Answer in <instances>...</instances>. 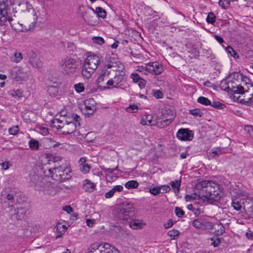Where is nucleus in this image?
Returning <instances> with one entry per match:
<instances>
[{"label": "nucleus", "mask_w": 253, "mask_h": 253, "mask_svg": "<svg viewBox=\"0 0 253 253\" xmlns=\"http://www.w3.org/2000/svg\"><path fill=\"white\" fill-rule=\"evenodd\" d=\"M138 107L135 104H131L126 108V111L128 113H134L137 112Z\"/></svg>", "instance_id": "obj_44"}, {"label": "nucleus", "mask_w": 253, "mask_h": 253, "mask_svg": "<svg viewBox=\"0 0 253 253\" xmlns=\"http://www.w3.org/2000/svg\"><path fill=\"white\" fill-rule=\"evenodd\" d=\"M179 231L175 229L170 230L168 232L169 236L172 239H175L177 238L179 236Z\"/></svg>", "instance_id": "obj_40"}, {"label": "nucleus", "mask_w": 253, "mask_h": 253, "mask_svg": "<svg viewBox=\"0 0 253 253\" xmlns=\"http://www.w3.org/2000/svg\"><path fill=\"white\" fill-rule=\"evenodd\" d=\"M226 50L227 52L231 55V56L234 57L235 58H238L239 57V55L232 47L228 46L226 47Z\"/></svg>", "instance_id": "obj_41"}, {"label": "nucleus", "mask_w": 253, "mask_h": 253, "mask_svg": "<svg viewBox=\"0 0 253 253\" xmlns=\"http://www.w3.org/2000/svg\"><path fill=\"white\" fill-rule=\"evenodd\" d=\"M31 186L38 191H44V179L42 176L37 174L30 175V179L29 181Z\"/></svg>", "instance_id": "obj_12"}, {"label": "nucleus", "mask_w": 253, "mask_h": 253, "mask_svg": "<svg viewBox=\"0 0 253 253\" xmlns=\"http://www.w3.org/2000/svg\"><path fill=\"white\" fill-rule=\"evenodd\" d=\"M63 210L66 211L67 213H70L73 212V209L70 206H66L63 208Z\"/></svg>", "instance_id": "obj_64"}, {"label": "nucleus", "mask_w": 253, "mask_h": 253, "mask_svg": "<svg viewBox=\"0 0 253 253\" xmlns=\"http://www.w3.org/2000/svg\"><path fill=\"white\" fill-rule=\"evenodd\" d=\"M199 189L200 195L204 197L209 203L219 202L221 198L219 185L212 180H205L199 182L197 185Z\"/></svg>", "instance_id": "obj_1"}, {"label": "nucleus", "mask_w": 253, "mask_h": 253, "mask_svg": "<svg viewBox=\"0 0 253 253\" xmlns=\"http://www.w3.org/2000/svg\"><path fill=\"white\" fill-rule=\"evenodd\" d=\"M123 187L122 185H116L112 189L114 192H121L123 190Z\"/></svg>", "instance_id": "obj_61"}, {"label": "nucleus", "mask_w": 253, "mask_h": 253, "mask_svg": "<svg viewBox=\"0 0 253 253\" xmlns=\"http://www.w3.org/2000/svg\"><path fill=\"white\" fill-rule=\"evenodd\" d=\"M148 66V63L145 64L144 66H138L137 70L139 72H142L143 74L147 75L148 72V70L147 69Z\"/></svg>", "instance_id": "obj_48"}, {"label": "nucleus", "mask_w": 253, "mask_h": 253, "mask_svg": "<svg viewBox=\"0 0 253 253\" xmlns=\"http://www.w3.org/2000/svg\"><path fill=\"white\" fill-rule=\"evenodd\" d=\"M148 72L153 75H160L163 71V66L157 62L148 63L147 68Z\"/></svg>", "instance_id": "obj_17"}, {"label": "nucleus", "mask_w": 253, "mask_h": 253, "mask_svg": "<svg viewBox=\"0 0 253 253\" xmlns=\"http://www.w3.org/2000/svg\"><path fill=\"white\" fill-rule=\"evenodd\" d=\"M52 126L55 127L60 133L64 135L72 133L76 128V125L74 123L69 122L63 123L62 121L58 119L52 121Z\"/></svg>", "instance_id": "obj_6"}, {"label": "nucleus", "mask_w": 253, "mask_h": 253, "mask_svg": "<svg viewBox=\"0 0 253 253\" xmlns=\"http://www.w3.org/2000/svg\"><path fill=\"white\" fill-rule=\"evenodd\" d=\"M19 130L17 126H13L9 128L8 131L10 134L15 135L17 134Z\"/></svg>", "instance_id": "obj_51"}, {"label": "nucleus", "mask_w": 253, "mask_h": 253, "mask_svg": "<svg viewBox=\"0 0 253 253\" xmlns=\"http://www.w3.org/2000/svg\"><path fill=\"white\" fill-rule=\"evenodd\" d=\"M74 88L75 90L78 93H81L83 92L84 90V84L82 83H79L78 84H75L74 85Z\"/></svg>", "instance_id": "obj_39"}, {"label": "nucleus", "mask_w": 253, "mask_h": 253, "mask_svg": "<svg viewBox=\"0 0 253 253\" xmlns=\"http://www.w3.org/2000/svg\"><path fill=\"white\" fill-rule=\"evenodd\" d=\"M56 229L57 231L61 234L60 235H58L56 236V238H57L60 237L61 235L65 232L67 230V228L65 225L59 223L57 225Z\"/></svg>", "instance_id": "obj_34"}, {"label": "nucleus", "mask_w": 253, "mask_h": 253, "mask_svg": "<svg viewBox=\"0 0 253 253\" xmlns=\"http://www.w3.org/2000/svg\"><path fill=\"white\" fill-rule=\"evenodd\" d=\"M137 83H138V85L141 88H143L146 84V81L142 78H141Z\"/></svg>", "instance_id": "obj_60"}, {"label": "nucleus", "mask_w": 253, "mask_h": 253, "mask_svg": "<svg viewBox=\"0 0 253 253\" xmlns=\"http://www.w3.org/2000/svg\"><path fill=\"white\" fill-rule=\"evenodd\" d=\"M114 191H113V189H112L111 190H110L109 192H107L105 194V197L106 198H110L113 196L114 195Z\"/></svg>", "instance_id": "obj_59"}, {"label": "nucleus", "mask_w": 253, "mask_h": 253, "mask_svg": "<svg viewBox=\"0 0 253 253\" xmlns=\"http://www.w3.org/2000/svg\"><path fill=\"white\" fill-rule=\"evenodd\" d=\"M159 188L160 189V193L163 194L169 192L170 190V187L168 185L159 186Z\"/></svg>", "instance_id": "obj_47"}, {"label": "nucleus", "mask_w": 253, "mask_h": 253, "mask_svg": "<svg viewBox=\"0 0 253 253\" xmlns=\"http://www.w3.org/2000/svg\"><path fill=\"white\" fill-rule=\"evenodd\" d=\"M96 253H120L114 246L108 243H102L96 248Z\"/></svg>", "instance_id": "obj_13"}, {"label": "nucleus", "mask_w": 253, "mask_h": 253, "mask_svg": "<svg viewBox=\"0 0 253 253\" xmlns=\"http://www.w3.org/2000/svg\"><path fill=\"white\" fill-rule=\"evenodd\" d=\"M86 223L87 226H88L89 227H92L94 224V220L91 219H87L86 220Z\"/></svg>", "instance_id": "obj_63"}, {"label": "nucleus", "mask_w": 253, "mask_h": 253, "mask_svg": "<svg viewBox=\"0 0 253 253\" xmlns=\"http://www.w3.org/2000/svg\"><path fill=\"white\" fill-rule=\"evenodd\" d=\"M176 136L180 140L190 141L193 139L194 134L188 128H180L178 130Z\"/></svg>", "instance_id": "obj_15"}, {"label": "nucleus", "mask_w": 253, "mask_h": 253, "mask_svg": "<svg viewBox=\"0 0 253 253\" xmlns=\"http://www.w3.org/2000/svg\"><path fill=\"white\" fill-rule=\"evenodd\" d=\"M215 16L212 12H210L208 14L207 17V21L209 23H213L215 22Z\"/></svg>", "instance_id": "obj_46"}, {"label": "nucleus", "mask_w": 253, "mask_h": 253, "mask_svg": "<svg viewBox=\"0 0 253 253\" xmlns=\"http://www.w3.org/2000/svg\"><path fill=\"white\" fill-rule=\"evenodd\" d=\"M27 210L23 207H20L17 208L16 212V218L18 219L22 220L24 219L25 215L27 213Z\"/></svg>", "instance_id": "obj_26"}, {"label": "nucleus", "mask_w": 253, "mask_h": 253, "mask_svg": "<svg viewBox=\"0 0 253 253\" xmlns=\"http://www.w3.org/2000/svg\"><path fill=\"white\" fill-rule=\"evenodd\" d=\"M161 113L162 121L157 124L160 127H164L170 124L175 117L174 110L171 109L169 106L165 107L162 110Z\"/></svg>", "instance_id": "obj_7"}, {"label": "nucleus", "mask_w": 253, "mask_h": 253, "mask_svg": "<svg viewBox=\"0 0 253 253\" xmlns=\"http://www.w3.org/2000/svg\"><path fill=\"white\" fill-rule=\"evenodd\" d=\"M109 56H106L105 59L99 58L96 64V69L99 68L98 77L96 82L98 84L103 82L105 79H107L110 74V71L108 69L114 68L115 70H120V65H122L120 62L114 58L112 59Z\"/></svg>", "instance_id": "obj_2"}, {"label": "nucleus", "mask_w": 253, "mask_h": 253, "mask_svg": "<svg viewBox=\"0 0 253 253\" xmlns=\"http://www.w3.org/2000/svg\"><path fill=\"white\" fill-rule=\"evenodd\" d=\"M61 66L64 73L68 76H71L76 72L77 64L75 60L67 57L62 60Z\"/></svg>", "instance_id": "obj_9"}, {"label": "nucleus", "mask_w": 253, "mask_h": 253, "mask_svg": "<svg viewBox=\"0 0 253 253\" xmlns=\"http://www.w3.org/2000/svg\"><path fill=\"white\" fill-rule=\"evenodd\" d=\"M9 77L16 82L25 81L29 78L28 72L21 67H14L9 70Z\"/></svg>", "instance_id": "obj_11"}, {"label": "nucleus", "mask_w": 253, "mask_h": 253, "mask_svg": "<svg viewBox=\"0 0 253 253\" xmlns=\"http://www.w3.org/2000/svg\"><path fill=\"white\" fill-rule=\"evenodd\" d=\"M138 183L135 180H130L125 184V187L127 189L136 188L138 186Z\"/></svg>", "instance_id": "obj_35"}, {"label": "nucleus", "mask_w": 253, "mask_h": 253, "mask_svg": "<svg viewBox=\"0 0 253 253\" xmlns=\"http://www.w3.org/2000/svg\"><path fill=\"white\" fill-rule=\"evenodd\" d=\"M1 165L2 167L1 169L7 170L12 166V164L8 162H4L1 163Z\"/></svg>", "instance_id": "obj_53"}, {"label": "nucleus", "mask_w": 253, "mask_h": 253, "mask_svg": "<svg viewBox=\"0 0 253 253\" xmlns=\"http://www.w3.org/2000/svg\"><path fill=\"white\" fill-rule=\"evenodd\" d=\"M228 85H229V92L232 93L233 94L237 93L238 94L239 92H241V88L243 86H244V84L243 82H241L240 84H238L237 83L235 82L234 81L228 79Z\"/></svg>", "instance_id": "obj_20"}, {"label": "nucleus", "mask_w": 253, "mask_h": 253, "mask_svg": "<svg viewBox=\"0 0 253 253\" xmlns=\"http://www.w3.org/2000/svg\"><path fill=\"white\" fill-rule=\"evenodd\" d=\"M96 14L97 17L104 19L106 17L107 12L102 7H96Z\"/></svg>", "instance_id": "obj_32"}, {"label": "nucleus", "mask_w": 253, "mask_h": 253, "mask_svg": "<svg viewBox=\"0 0 253 253\" xmlns=\"http://www.w3.org/2000/svg\"><path fill=\"white\" fill-rule=\"evenodd\" d=\"M80 169L84 173L89 172L90 168L88 164L86 163V159L84 157L81 158L79 161Z\"/></svg>", "instance_id": "obj_23"}, {"label": "nucleus", "mask_w": 253, "mask_h": 253, "mask_svg": "<svg viewBox=\"0 0 253 253\" xmlns=\"http://www.w3.org/2000/svg\"><path fill=\"white\" fill-rule=\"evenodd\" d=\"M8 7L7 0H0V25H4L7 22V8Z\"/></svg>", "instance_id": "obj_14"}, {"label": "nucleus", "mask_w": 253, "mask_h": 253, "mask_svg": "<svg viewBox=\"0 0 253 253\" xmlns=\"http://www.w3.org/2000/svg\"><path fill=\"white\" fill-rule=\"evenodd\" d=\"M192 224L195 228L204 229L206 226V222L198 219L194 220L193 221Z\"/></svg>", "instance_id": "obj_28"}, {"label": "nucleus", "mask_w": 253, "mask_h": 253, "mask_svg": "<svg viewBox=\"0 0 253 253\" xmlns=\"http://www.w3.org/2000/svg\"><path fill=\"white\" fill-rule=\"evenodd\" d=\"M20 5L22 6L24 11H30L33 9L32 5L28 1H23Z\"/></svg>", "instance_id": "obj_38"}, {"label": "nucleus", "mask_w": 253, "mask_h": 253, "mask_svg": "<svg viewBox=\"0 0 253 253\" xmlns=\"http://www.w3.org/2000/svg\"><path fill=\"white\" fill-rule=\"evenodd\" d=\"M153 95L156 98H161L163 97V94L162 93V92L160 90H155L154 92Z\"/></svg>", "instance_id": "obj_57"}, {"label": "nucleus", "mask_w": 253, "mask_h": 253, "mask_svg": "<svg viewBox=\"0 0 253 253\" xmlns=\"http://www.w3.org/2000/svg\"><path fill=\"white\" fill-rule=\"evenodd\" d=\"M114 214L121 220H127L133 215V206L129 203L117 205L114 209Z\"/></svg>", "instance_id": "obj_4"}, {"label": "nucleus", "mask_w": 253, "mask_h": 253, "mask_svg": "<svg viewBox=\"0 0 253 253\" xmlns=\"http://www.w3.org/2000/svg\"><path fill=\"white\" fill-rule=\"evenodd\" d=\"M23 55L21 52L16 51L10 57V60L14 63H19L23 59Z\"/></svg>", "instance_id": "obj_27"}, {"label": "nucleus", "mask_w": 253, "mask_h": 253, "mask_svg": "<svg viewBox=\"0 0 253 253\" xmlns=\"http://www.w3.org/2000/svg\"><path fill=\"white\" fill-rule=\"evenodd\" d=\"M224 153V150L223 148H216L215 150H212L211 153L214 155H219Z\"/></svg>", "instance_id": "obj_54"}, {"label": "nucleus", "mask_w": 253, "mask_h": 253, "mask_svg": "<svg viewBox=\"0 0 253 253\" xmlns=\"http://www.w3.org/2000/svg\"><path fill=\"white\" fill-rule=\"evenodd\" d=\"M149 191L153 195H158L160 193L159 186L150 188Z\"/></svg>", "instance_id": "obj_45"}, {"label": "nucleus", "mask_w": 253, "mask_h": 253, "mask_svg": "<svg viewBox=\"0 0 253 253\" xmlns=\"http://www.w3.org/2000/svg\"><path fill=\"white\" fill-rule=\"evenodd\" d=\"M190 113L195 117H201L203 113L199 109H194L190 110Z\"/></svg>", "instance_id": "obj_42"}, {"label": "nucleus", "mask_w": 253, "mask_h": 253, "mask_svg": "<svg viewBox=\"0 0 253 253\" xmlns=\"http://www.w3.org/2000/svg\"><path fill=\"white\" fill-rule=\"evenodd\" d=\"M131 78L134 82L137 83L141 79L137 73H133L131 75Z\"/></svg>", "instance_id": "obj_55"}, {"label": "nucleus", "mask_w": 253, "mask_h": 253, "mask_svg": "<svg viewBox=\"0 0 253 253\" xmlns=\"http://www.w3.org/2000/svg\"><path fill=\"white\" fill-rule=\"evenodd\" d=\"M244 86L241 88V92L238 94H244V98L242 99V101L249 105L253 103V85L251 84V80L245 78L242 80Z\"/></svg>", "instance_id": "obj_5"}, {"label": "nucleus", "mask_w": 253, "mask_h": 253, "mask_svg": "<svg viewBox=\"0 0 253 253\" xmlns=\"http://www.w3.org/2000/svg\"><path fill=\"white\" fill-rule=\"evenodd\" d=\"M197 101L198 103L206 106L210 105L211 104V101L206 97L200 96L198 98Z\"/></svg>", "instance_id": "obj_36"}, {"label": "nucleus", "mask_w": 253, "mask_h": 253, "mask_svg": "<svg viewBox=\"0 0 253 253\" xmlns=\"http://www.w3.org/2000/svg\"><path fill=\"white\" fill-rule=\"evenodd\" d=\"M129 225L130 227L132 229L137 230L142 228L145 224H144L142 221L138 219H134L129 222Z\"/></svg>", "instance_id": "obj_24"}, {"label": "nucleus", "mask_w": 253, "mask_h": 253, "mask_svg": "<svg viewBox=\"0 0 253 253\" xmlns=\"http://www.w3.org/2000/svg\"><path fill=\"white\" fill-rule=\"evenodd\" d=\"M105 42V41L103 38L101 37H97L96 36V44L99 45H102Z\"/></svg>", "instance_id": "obj_56"}, {"label": "nucleus", "mask_w": 253, "mask_h": 253, "mask_svg": "<svg viewBox=\"0 0 253 253\" xmlns=\"http://www.w3.org/2000/svg\"><path fill=\"white\" fill-rule=\"evenodd\" d=\"M42 169L45 176L51 177L53 180L59 182L68 180L71 177V170L65 163L53 168H49L45 165Z\"/></svg>", "instance_id": "obj_3"}, {"label": "nucleus", "mask_w": 253, "mask_h": 253, "mask_svg": "<svg viewBox=\"0 0 253 253\" xmlns=\"http://www.w3.org/2000/svg\"><path fill=\"white\" fill-rule=\"evenodd\" d=\"M30 148L33 150H37L39 148V142L35 139H31L29 141Z\"/></svg>", "instance_id": "obj_33"}, {"label": "nucleus", "mask_w": 253, "mask_h": 253, "mask_svg": "<svg viewBox=\"0 0 253 253\" xmlns=\"http://www.w3.org/2000/svg\"><path fill=\"white\" fill-rule=\"evenodd\" d=\"M180 180H176L175 181H171L170 182V185L172 187L173 191L175 193H178L179 191L180 187Z\"/></svg>", "instance_id": "obj_29"}, {"label": "nucleus", "mask_w": 253, "mask_h": 253, "mask_svg": "<svg viewBox=\"0 0 253 253\" xmlns=\"http://www.w3.org/2000/svg\"><path fill=\"white\" fill-rule=\"evenodd\" d=\"M232 206L235 210L237 211L240 210L242 207L241 203L236 199L232 200Z\"/></svg>", "instance_id": "obj_43"}, {"label": "nucleus", "mask_w": 253, "mask_h": 253, "mask_svg": "<svg viewBox=\"0 0 253 253\" xmlns=\"http://www.w3.org/2000/svg\"><path fill=\"white\" fill-rule=\"evenodd\" d=\"M93 132H89L86 135L85 139L88 142H92L93 139H92V136H93Z\"/></svg>", "instance_id": "obj_58"}, {"label": "nucleus", "mask_w": 253, "mask_h": 253, "mask_svg": "<svg viewBox=\"0 0 253 253\" xmlns=\"http://www.w3.org/2000/svg\"><path fill=\"white\" fill-rule=\"evenodd\" d=\"M246 77H245V78ZM241 78L242 80L244 79L242 74L240 75L238 73L234 72L231 74L228 77V79L234 81L235 82H238L239 79Z\"/></svg>", "instance_id": "obj_31"}, {"label": "nucleus", "mask_w": 253, "mask_h": 253, "mask_svg": "<svg viewBox=\"0 0 253 253\" xmlns=\"http://www.w3.org/2000/svg\"><path fill=\"white\" fill-rule=\"evenodd\" d=\"M83 188L87 192H93L94 189V184L92 182H91L90 180L86 179L84 181Z\"/></svg>", "instance_id": "obj_25"}, {"label": "nucleus", "mask_w": 253, "mask_h": 253, "mask_svg": "<svg viewBox=\"0 0 253 253\" xmlns=\"http://www.w3.org/2000/svg\"><path fill=\"white\" fill-rule=\"evenodd\" d=\"M34 26L35 25L33 23H31L30 24H29L27 22L25 23L24 24L17 23L11 25L12 29L17 32H25L29 31L33 29Z\"/></svg>", "instance_id": "obj_19"}, {"label": "nucleus", "mask_w": 253, "mask_h": 253, "mask_svg": "<svg viewBox=\"0 0 253 253\" xmlns=\"http://www.w3.org/2000/svg\"><path fill=\"white\" fill-rule=\"evenodd\" d=\"M220 88L227 92H229V85H228V78L226 80H224L221 81L220 84Z\"/></svg>", "instance_id": "obj_37"}, {"label": "nucleus", "mask_w": 253, "mask_h": 253, "mask_svg": "<svg viewBox=\"0 0 253 253\" xmlns=\"http://www.w3.org/2000/svg\"><path fill=\"white\" fill-rule=\"evenodd\" d=\"M125 75V73L123 71L119 72V74H116L114 78L108 80L106 83H103V84H98L97 88L101 90L118 87V85L122 82Z\"/></svg>", "instance_id": "obj_10"}, {"label": "nucleus", "mask_w": 253, "mask_h": 253, "mask_svg": "<svg viewBox=\"0 0 253 253\" xmlns=\"http://www.w3.org/2000/svg\"><path fill=\"white\" fill-rule=\"evenodd\" d=\"M85 108L83 110L85 116L89 117L95 111V100L92 98L86 99L84 101Z\"/></svg>", "instance_id": "obj_16"}, {"label": "nucleus", "mask_w": 253, "mask_h": 253, "mask_svg": "<svg viewBox=\"0 0 253 253\" xmlns=\"http://www.w3.org/2000/svg\"><path fill=\"white\" fill-rule=\"evenodd\" d=\"M244 130L247 132L253 139V126L250 125L246 126Z\"/></svg>", "instance_id": "obj_49"}, {"label": "nucleus", "mask_w": 253, "mask_h": 253, "mask_svg": "<svg viewBox=\"0 0 253 253\" xmlns=\"http://www.w3.org/2000/svg\"><path fill=\"white\" fill-rule=\"evenodd\" d=\"M29 63L34 68H39L42 66L40 59L37 56L35 52L31 51L28 53Z\"/></svg>", "instance_id": "obj_18"}, {"label": "nucleus", "mask_w": 253, "mask_h": 253, "mask_svg": "<svg viewBox=\"0 0 253 253\" xmlns=\"http://www.w3.org/2000/svg\"><path fill=\"white\" fill-rule=\"evenodd\" d=\"M95 72V56H87L82 69V75L84 78H90Z\"/></svg>", "instance_id": "obj_8"}, {"label": "nucleus", "mask_w": 253, "mask_h": 253, "mask_svg": "<svg viewBox=\"0 0 253 253\" xmlns=\"http://www.w3.org/2000/svg\"><path fill=\"white\" fill-rule=\"evenodd\" d=\"M47 91L50 96H55L58 94L59 89L57 86L51 85L48 86Z\"/></svg>", "instance_id": "obj_30"}, {"label": "nucleus", "mask_w": 253, "mask_h": 253, "mask_svg": "<svg viewBox=\"0 0 253 253\" xmlns=\"http://www.w3.org/2000/svg\"><path fill=\"white\" fill-rule=\"evenodd\" d=\"M211 240L212 241L211 244L214 247H217V246L220 243L219 240L218 239H216L215 240H214L213 238H211Z\"/></svg>", "instance_id": "obj_62"}, {"label": "nucleus", "mask_w": 253, "mask_h": 253, "mask_svg": "<svg viewBox=\"0 0 253 253\" xmlns=\"http://www.w3.org/2000/svg\"><path fill=\"white\" fill-rule=\"evenodd\" d=\"M212 107L217 108L221 109H223V107L225 106L224 104L219 102H213L212 103H211V104L210 105Z\"/></svg>", "instance_id": "obj_50"}, {"label": "nucleus", "mask_w": 253, "mask_h": 253, "mask_svg": "<svg viewBox=\"0 0 253 253\" xmlns=\"http://www.w3.org/2000/svg\"><path fill=\"white\" fill-rule=\"evenodd\" d=\"M175 212L176 216L181 217L184 214V211L180 208L176 207L175 208Z\"/></svg>", "instance_id": "obj_52"}, {"label": "nucleus", "mask_w": 253, "mask_h": 253, "mask_svg": "<svg viewBox=\"0 0 253 253\" xmlns=\"http://www.w3.org/2000/svg\"><path fill=\"white\" fill-rule=\"evenodd\" d=\"M44 148L48 149L51 147H56L60 146L62 144L55 141L51 138H44L42 140Z\"/></svg>", "instance_id": "obj_21"}, {"label": "nucleus", "mask_w": 253, "mask_h": 253, "mask_svg": "<svg viewBox=\"0 0 253 253\" xmlns=\"http://www.w3.org/2000/svg\"><path fill=\"white\" fill-rule=\"evenodd\" d=\"M94 14L95 11L94 9L91 7H88L84 16V18L88 24L93 25L92 22H93V15Z\"/></svg>", "instance_id": "obj_22"}]
</instances>
